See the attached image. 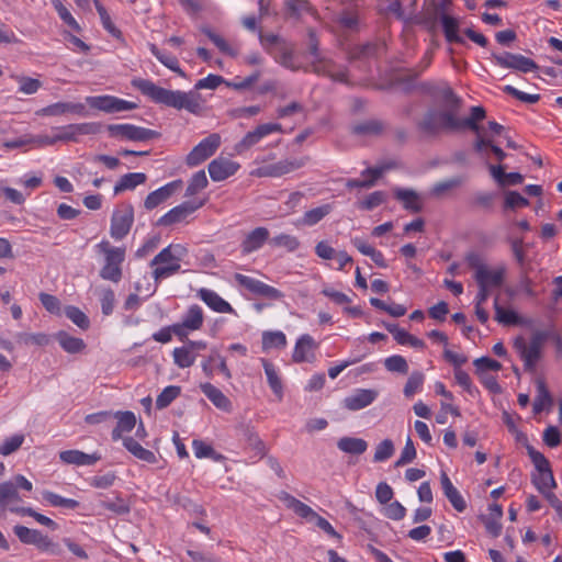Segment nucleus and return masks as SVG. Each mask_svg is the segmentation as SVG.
<instances>
[{"instance_id": "obj_13", "label": "nucleus", "mask_w": 562, "mask_h": 562, "mask_svg": "<svg viewBox=\"0 0 562 562\" xmlns=\"http://www.w3.org/2000/svg\"><path fill=\"white\" fill-rule=\"evenodd\" d=\"M203 311L199 305H191L180 323L173 324L175 335L181 340L188 337L189 331L199 330L203 325Z\"/></svg>"}, {"instance_id": "obj_41", "label": "nucleus", "mask_w": 562, "mask_h": 562, "mask_svg": "<svg viewBox=\"0 0 562 562\" xmlns=\"http://www.w3.org/2000/svg\"><path fill=\"white\" fill-rule=\"evenodd\" d=\"M337 447L350 454H362L367 448L368 443L364 439L355 438V437H342L338 440Z\"/></svg>"}, {"instance_id": "obj_9", "label": "nucleus", "mask_w": 562, "mask_h": 562, "mask_svg": "<svg viewBox=\"0 0 562 562\" xmlns=\"http://www.w3.org/2000/svg\"><path fill=\"white\" fill-rule=\"evenodd\" d=\"M134 223V207L131 203H121L113 211L111 217L110 235L115 240L123 239Z\"/></svg>"}, {"instance_id": "obj_4", "label": "nucleus", "mask_w": 562, "mask_h": 562, "mask_svg": "<svg viewBox=\"0 0 562 562\" xmlns=\"http://www.w3.org/2000/svg\"><path fill=\"white\" fill-rule=\"evenodd\" d=\"M308 54L312 56V71L329 77L334 81L347 82V67L338 65L333 59L323 56L319 53V43L313 29H308Z\"/></svg>"}, {"instance_id": "obj_2", "label": "nucleus", "mask_w": 562, "mask_h": 562, "mask_svg": "<svg viewBox=\"0 0 562 562\" xmlns=\"http://www.w3.org/2000/svg\"><path fill=\"white\" fill-rule=\"evenodd\" d=\"M132 85L155 103L177 110L184 109L192 114H199L202 109V98L198 92L165 89L142 78L134 79Z\"/></svg>"}, {"instance_id": "obj_61", "label": "nucleus", "mask_w": 562, "mask_h": 562, "mask_svg": "<svg viewBox=\"0 0 562 562\" xmlns=\"http://www.w3.org/2000/svg\"><path fill=\"white\" fill-rule=\"evenodd\" d=\"M270 245L273 247L284 248L288 251H295L300 247L297 237L289 234H280L271 238Z\"/></svg>"}, {"instance_id": "obj_16", "label": "nucleus", "mask_w": 562, "mask_h": 562, "mask_svg": "<svg viewBox=\"0 0 562 562\" xmlns=\"http://www.w3.org/2000/svg\"><path fill=\"white\" fill-rule=\"evenodd\" d=\"M494 61L503 67L508 69L518 70L521 72H530L538 69V65L530 58L513 53H504V54H493Z\"/></svg>"}, {"instance_id": "obj_11", "label": "nucleus", "mask_w": 562, "mask_h": 562, "mask_svg": "<svg viewBox=\"0 0 562 562\" xmlns=\"http://www.w3.org/2000/svg\"><path fill=\"white\" fill-rule=\"evenodd\" d=\"M111 136L134 142H146L159 137V133L132 124H111L108 126Z\"/></svg>"}, {"instance_id": "obj_64", "label": "nucleus", "mask_w": 562, "mask_h": 562, "mask_svg": "<svg viewBox=\"0 0 562 562\" xmlns=\"http://www.w3.org/2000/svg\"><path fill=\"white\" fill-rule=\"evenodd\" d=\"M87 103L94 109L100 111H104L106 113H114V97L112 95H99V97H88Z\"/></svg>"}, {"instance_id": "obj_36", "label": "nucleus", "mask_w": 562, "mask_h": 562, "mask_svg": "<svg viewBox=\"0 0 562 562\" xmlns=\"http://www.w3.org/2000/svg\"><path fill=\"white\" fill-rule=\"evenodd\" d=\"M261 363L265 369V373L267 375V380H268V384H269L270 389L272 390L274 395L279 400H281L283 396V386H282V381L278 374L276 367L273 366V363H271L270 361H268L267 359H263V358L261 359Z\"/></svg>"}, {"instance_id": "obj_34", "label": "nucleus", "mask_w": 562, "mask_h": 562, "mask_svg": "<svg viewBox=\"0 0 562 562\" xmlns=\"http://www.w3.org/2000/svg\"><path fill=\"white\" fill-rule=\"evenodd\" d=\"M123 446L137 459L147 463H156L157 458L155 453L148 449H145L138 443L133 437L123 438Z\"/></svg>"}, {"instance_id": "obj_17", "label": "nucleus", "mask_w": 562, "mask_h": 562, "mask_svg": "<svg viewBox=\"0 0 562 562\" xmlns=\"http://www.w3.org/2000/svg\"><path fill=\"white\" fill-rule=\"evenodd\" d=\"M274 132H282V125L279 123L258 125L254 131L248 132L243 139L235 145L234 149L237 154H243L259 143L265 136Z\"/></svg>"}, {"instance_id": "obj_22", "label": "nucleus", "mask_w": 562, "mask_h": 562, "mask_svg": "<svg viewBox=\"0 0 562 562\" xmlns=\"http://www.w3.org/2000/svg\"><path fill=\"white\" fill-rule=\"evenodd\" d=\"M378 397L375 390L357 389L344 400V406L352 412L360 411L371 405Z\"/></svg>"}, {"instance_id": "obj_48", "label": "nucleus", "mask_w": 562, "mask_h": 562, "mask_svg": "<svg viewBox=\"0 0 562 562\" xmlns=\"http://www.w3.org/2000/svg\"><path fill=\"white\" fill-rule=\"evenodd\" d=\"M536 384H537V396L533 402V413L539 414L544 408L551 406L552 397L546 386L544 381L539 379V380H537Z\"/></svg>"}, {"instance_id": "obj_43", "label": "nucleus", "mask_w": 562, "mask_h": 562, "mask_svg": "<svg viewBox=\"0 0 562 562\" xmlns=\"http://www.w3.org/2000/svg\"><path fill=\"white\" fill-rule=\"evenodd\" d=\"M56 339L60 347L69 353L81 352L86 348V344L81 338L72 337L66 331H59Z\"/></svg>"}, {"instance_id": "obj_42", "label": "nucleus", "mask_w": 562, "mask_h": 562, "mask_svg": "<svg viewBox=\"0 0 562 562\" xmlns=\"http://www.w3.org/2000/svg\"><path fill=\"white\" fill-rule=\"evenodd\" d=\"M10 512L21 515V516H29L34 518L38 524L49 528L50 530L55 531L58 529V525L56 521L50 519L49 517L37 513L32 507H10Z\"/></svg>"}, {"instance_id": "obj_46", "label": "nucleus", "mask_w": 562, "mask_h": 562, "mask_svg": "<svg viewBox=\"0 0 562 562\" xmlns=\"http://www.w3.org/2000/svg\"><path fill=\"white\" fill-rule=\"evenodd\" d=\"M274 58L282 66L291 69L297 70L300 67L294 63V48L292 45L282 42L279 45L278 52L274 54Z\"/></svg>"}, {"instance_id": "obj_19", "label": "nucleus", "mask_w": 562, "mask_h": 562, "mask_svg": "<svg viewBox=\"0 0 562 562\" xmlns=\"http://www.w3.org/2000/svg\"><path fill=\"white\" fill-rule=\"evenodd\" d=\"M69 113L78 116H86V105L75 102H56L35 112L37 116H61Z\"/></svg>"}, {"instance_id": "obj_10", "label": "nucleus", "mask_w": 562, "mask_h": 562, "mask_svg": "<svg viewBox=\"0 0 562 562\" xmlns=\"http://www.w3.org/2000/svg\"><path fill=\"white\" fill-rule=\"evenodd\" d=\"M221 145V136L217 133L210 134L202 139L193 149L187 155L186 164L189 167H195L209 159L215 154Z\"/></svg>"}, {"instance_id": "obj_58", "label": "nucleus", "mask_w": 562, "mask_h": 562, "mask_svg": "<svg viewBox=\"0 0 562 562\" xmlns=\"http://www.w3.org/2000/svg\"><path fill=\"white\" fill-rule=\"evenodd\" d=\"M207 184H209V181H207L204 170H200V171L195 172L189 181V184L186 190V196L195 195L201 190L205 189L207 187Z\"/></svg>"}, {"instance_id": "obj_3", "label": "nucleus", "mask_w": 562, "mask_h": 562, "mask_svg": "<svg viewBox=\"0 0 562 562\" xmlns=\"http://www.w3.org/2000/svg\"><path fill=\"white\" fill-rule=\"evenodd\" d=\"M188 250L180 244H170L160 250L150 261L154 268L151 274L156 282L167 279L181 269V260L187 256Z\"/></svg>"}, {"instance_id": "obj_6", "label": "nucleus", "mask_w": 562, "mask_h": 562, "mask_svg": "<svg viewBox=\"0 0 562 562\" xmlns=\"http://www.w3.org/2000/svg\"><path fill=\"white\" fill-rule=\"evenodd\" d=\"M98 247L105 256V263L100 270V277L117 283L122 279L121 265L125 259V249L113 247L108 240H102Z\"/></svg>"}, {"instance_id": "obj_12", "label": "nucleus", "mask_w": 562, "mask_h": 562, "mask_svg": "<svg viewBox=\"0 0 562 562\" xmlns=\"http://www.w3.org/2000/svg\"><path fill=\"white\" fill-rule=\"evenodd\" d=\"M308 157L283 159L274 164L259 167L254 175L257 177H281L304 167Z\"/></svg>"}, {"instance_id": "obj_54", "label": "nucleus", "mask_w": 562, "mask_h": 562, "mask_svg": "<svg viewBox=\"0 0 562 562\" xmlns=\"http://www.w3.org/2000/svg\"><path fill=\"white\" fill-rule=\"evenodd\" d=\"M286 345V337L282 331H265L262 334V349L268 350L271 348H284Z\"/></svg>"}, {"instance_id": "obj_25", "label": "nucleus", "mask_w": 562, "mask_h": 562, "mask_svg": "<svg viewBox=\"0 0 562 562\" xmlns=\"http://www.w3.org/2000/svg\"><path fill=\"white\" fill-rule=\"evenodd\" d=\"M473 133L475 134L473 148L477 154L484 155L485 149L490 148L498 161H503L505 159L506 154L501 147L494 144V140L491 137L487 136L483 126L479 124V131Z\"/></svg>"}, {"instance_id": "obj_8", "label": "nucleus", "mask_w": 562, "mask_h": 562, "mask_svg": "<svg viewBox=\"0 0 562 562\" xmlns=\"http://www.w3.org/2000/svg\"><path fill=\"white\" fill-rule=\"evenodd\" d=\"M280 499L283 501L285 505L291 508L297 516L305 518L308 521L315 522V525L328 536L337 539L341 538V536L334 529V527L308 505L302 503L285 492L281 493Z\"/></svg>"}, {"instance_id": "obj_7", "label": "nucleus", "mask_w": 562, "mask_h": 562, "mask_svg": "<svg viewBox=\"0 0 562 562\" xmlns=\"http://www.w3.org/2000/svg\"><path fill=\"white\" fill-rule=\"evenodd\" d=\"M13 532L23 544L35 546L41 552L52 555H60L63 552L57 542H54L48 536L37 529L16 525L13 527Z\"/></svg>"}, {"instance_id": "obj_44", "label": "nucleus", "mask_w": 562, "mask_h": 562, "mask_svg": "<svg viewBox=\"0 0 562 562\" xmlns=\"http://www.w3.org/2000/svg\"><path fill=\"white\" fill-rule=\"evenodd\" d=\"M532 483L542 494H547L557 486L551 469L532 474Z\"/></svg>"}, {"instance_id": "obj_50", "label": "nucleus", "mask_w": 562, "mask_h": 562, "mask_svg": "<svg viewBox=\"0 0 562 562\" xmlns=\"http://www.w3.org/2000/svg\"><path fill=\"white\" fill-rule=\"evenodd\" d=\"M499 296L494 299L495 319L504 325H517L520 322L518 314L510 310H505L499 305Z\"/></svg>"}, {"instance_id": "obj_1", "label": "nucleus", "mask_w": 562, "mask_h": 562, "mask_svg": "<svg viewBox=\"0 0 562 562\" xmlns=\"http://www.w3.org/2000/svg\"><path fill=\"white\" fill-rule=\"evenodd\" d=\"M438 97L440 106L438 109H429L424 114L423 119L418 122L420 131L431 135L440 132L479 131V123L486 117V111L483 106H472L470 115L462 119L459 116L462 100L450 87L442 88Z\"/></svg>"}, {"instance_id": "obj_32", "label": "nucleus", "mask_w": 562, "mask_h": 562, "mask_svg": "<svg viewBox=\"0 0 562 562\" xmlns=\"http://www.w3.org/2000/svg\"><path fill=\"white\" fill-rule=\"evenodd\" d=\"M488 516H482L486 531L494 538L498 537L502 531V524L499 522L503 516V508L498 504L490 505Z\"/></svg>"}, {"instance_id": "obj_14", "label": "nucleus", "mask_w": 562, "mask_h": 562, "mask_svg": "<svg viewBox=\"0 0 562 562\" xmlns=\"http://www.w3.org/2000/svg\"><path fill=\"white\" fill-rule=\"evenodd\" d=\"M234 278L239 285L244 286L249 292L256 295L270 300H281L284 296L280 290L251 277L241 273H236Z\"/></svg>"}, {"instance_id": "obj_57", "label": "nucleus", "mask_w": 562, "mask_h": 562, "mask_svg": "<svg viewBox=\"0 0 562 562\" xmlns=\"http://www.w3.org/2000/svg\"><path fill=\"white\" fill-rule=\"evenodd\" d=\"M25 440V436L23 434H15L11 437H8L0 445V454L3 457H8L14 452H16L23 445Z\"/></svg>"}, {"instance_id": "obj_23", "label": "nucleus", "mask_w": 562, "mask_h": 562, "mask_svg": "<svg viewBox=\"0 0 562 562\" xmlns=\"http://www.w3.org/2000/svg\"><path fill=\"white\" fill-rule=\"evenodd\" d=\"M181 186V180H175L150 192L144 201L145 209L154 210L155 207L167 201Z\"/></svg>"}, {"instance_id": "obj_47", "label": "nucleus", "mask_w": 562, "mask_h": 562, "mask_svg": "<svg viewBox=\"0 0 562 562\" xmlns=\"http://www.w3.org/2000/svg\"><path fill=\"white\" fill-rule=\"evenodd\" d=\"M384 130V124L378 120H368L352 126V133L361 136L380 135Z\"/></svg>"}, {"instance_id": "obj_39", "label": "nucleus", "mask_w": 562, "mask_h": 562, "mask_svg": "<svg viewBox=\"0 0 562 562\" xmlns=\"http://www.w3.org/2000/svg\"><path fill=\"white\" fill-rule=\"evenodd\" d=\"M336 21L342 29L351 32H357L360 29V14L357 9L342 10Z\"/></svg>"}, {"instance_id": "obj_49", "label": "nucleus", "mask_w": 562, "mask_h": 562, "mask_svg": "<svg viewBox=\"0 0 562 562\" xmlns=\"http://www.w3.org/2000/svg\"><path fill=\"white\" fill-rule=\"evenodd\" d=\"M100 506L114 513L115 515H126L131 512L130 504L120 495H115L114 498L101 499Z\"/></svg>"}, {"instance_id": "obj_37", "label": "nucleus", "mask_w": 562, "mask_h": 562, "mask_svg": "<svg viewBox=\"0 0 562 562\" xmlns=\"http://www.w3.org/2000/svg\"><path fill=\"white\" fill-rule=\"evenodd\" d=\"M440 22L442 25L445 37L449 43H464V40L458 34L459 22L456 18L448 14H442L440 16Z\"/></svg>"}, {"instance_id": "obj_56", "label": "nucleus", "mask_w": 562, "mask_h": 562, "mask_svg": "<svg viewBox=\"0 0 562 562\" xmlns=\"http://www.w3.org/2000/svg\"><path fill=\"white\" fill-rule=\"evenodd\" d=\"M379 50V45L373 43H368L364 45H359L353 47L349 52V59L350 60H358V59H367L371 57H375Z\"/></svg>"}, {"instance_id": "obj_40", "label": "nucleus", "mask_w": 562, "mask_h": 562, "mask_svg": "<svg viewBox=\"0 0 562 562\" xmlns=\"http://www.w3.org/2000/svg\"><path fill=\"white\" fill-rule=\"evenodd\" d=\"M20 501L21 497L19 495L16 485L12 481H7L0 484V508L10 509V507H12V503Z\"/></svg>"}, {"instance_id": "obj_62", "label": "nucleus", "mask_w": 562, "mask_h": 562, "mask_svg": "<svg viewBox=\"0 0 562 562\" xmlns=\"http://www.w3.org/2000/svg\"><path fill=\"white\" fill-rule=\"evenodd\" d=\"M180 386L169 385L162 390V392L156 398V406L159 409L169 406L179 395Z\"/></svg>"}, {"instance_id": "obj_59", "label": "nucleus", "mask_w": 562, "mask_h": 562, "mask_svg": "<svg viewBox=\"0 0 562 562\" xmlns=\"http://www.w3.org/2000/svg\"><path fill=\"white\" fill-rule=\"evenodd\" d=\"M202 32L209 40L223 53L229 56H236L237 50L233 48L221 35L216 34L209 27H203Z\"/></svg>"}, {"instance_id": "obj_35", "label": "nucleus", "mask_w": 562, "mask_h": 562, "mask_svg": "<svg viewBox=\"0 0 562 562\" xmlns=\"http://www.w3.org/2000/svg\"><path fill=\"white\" fill-rule=\"evenodd\" d=\"M213 362H217L218 370L224 374V376L229 380L232 378L231 370L228 369L226 364L225 358H223L216 350H212L211 355L207 357V359L202 363L203 372L212 378L214 374V369L212 367Z\"/></svg>"}, {"instance_id": "obj_20", "label": "nucleus", "mask_w": 562, "mask_h": 562, "mask_svg": "<svg viewBox=\"0 0 562 562\" xmlns=\"http://www.w3.org/2000/svg\"><path fill=\"white\" fill-rule=\"evenodd\" d=\"M203 205V202L187 201L178 206H175L158 221L159 225L168 226L184 221L189 215L195 212Z\"/></svg>"}, {"instance_id": "obj_63", "label": "nucleus", "mask_w": 562, "mask_h": 562, "mask_svg": "<svg viewBox=\"0 0 562 562\" xmlns=\"http://www.w3.org/2000/svg\"><path fill=\"white\" fill-rule=\"evenodd\" d=\"M462 184V179L459 177L450 178L434 184L430 190V194L435 198H441L450 190L460 187Z\"/></svg>"}, {"instance_id": "obj_52", "label": "nucleus", "mask_w": 562, "mask_h": 562, "mask_svg": "<svg viewBox=\"0 0 562 562\" xmlns=\"http://www.w3.org/2000/svg\"><path fill=\"white\" fill-rule=\"evenodd\" d=\"M150 52L167 68L179 74L180 76H184L183 71L179 67V63L176 56L161 52L154 44L150 45Z\"/></svg>"}, {"instance_id": "obj_28", "label": "nucleus", "mask_w": 562, "mask_h": 562, "mask_svg": "<svg viewBox=\"0 0 562 562\" xmlns=\"http://www.w3.org/2000/svg\"><path fill=\"white\" fill-rule=\"evenodd\" d=\"M440 483L443 491L445 496L449 499L451 505L457 512H463L467 507L465 501L459 493V491L454 487L451 480L447 475L445 471L440 474Z\"/></svg>"}, {"instance_id": "obj_51", "label": "nucleus", "mask_w": 562, "mask_h": 562, "mask_svg": "<svg viewBox=\"0 0 562 562\" xmlns=\"http://www.w3.org/2000/svg\"><path fill=\"white\" fill-rule=\"evenodd\" d=\"M43 498L49 505L54 507H63L67 509H76L79 507V502L72 498L63 497L54 492L45 491L43 493Z\"/></svg>"}, {"instance_id": "obj_45", "label": "nucleus", "mask_w": 562, "mask_h": 562, "mask_svg": "<svg viewBox=\"0 0 562 562\" xmlns=\"http://www.w3.org/2000/svg\"><path fill=\"white\" fill-rule=\"evenodd\" d=\"M333 210L330 204H323L310 211H306L302 218L301 224L305 226H314L327 216Z\"/></svg>"}, {"instance_id": "obj_18", "label": "nucleus", "mask_w": 562, "mask_h": 562, "mask_svg": "<svg viewBox=\"0 0 562 562\" xmlns=\"http://www.w3.org/2000/svg\"><path fill=\"white\" fill-rule=\"evenodd\" d=\"M474 280L477 286H484L491 291L498 289L504 284L506 277V267L499 266L495 269L481 267L477 273H474Z\"/></svg>"}, {"instance_id": "obj_60", "label": "nucleus", "mask_w": 562, "mask_h": 562, "mask_svg": "<svg viewBox=\"0 0 562 562\" xmlns=\"http://www.w3.org/2000/svg\"><path fill=\"white\" fill-rule=\"evenodd\" d=\"M172 356L175 363L181 369L191 367L195 361V355L186 346L175 348Z\"/></svg>"}, {"instance_id": "obj_26", "label": "nucleus", "mask_w": 562, "mask_h": 562, "mask_svg": "<svg viewBox=\"0 0 562 562\" xmlns=\"http://www.w3.org/2000/svg\"><path fill=\"white\" fill-rule=\"evenodd\" d=\"M59 459L66 464L93 465L101 460V456L97 452L88 454L80 450H65L59 452Z\"/></svg>"}, {"instance_id": "obj_27", "label": "nucleus", "mask_w": 562, "mask_h": 562, "mask_svg": "<svg viewBox=\"0 0 562 562\" xmlns=\"http://www.w3.org/2000/svg\"><path fill=\"white\" fill-rule=\"evenodd\" d=\"M316 348L315 341L312 336L302 335L294 347L293 361L296 363L311 361L314 358V349Z\"/></svg>"}, {"instance_id": "obj_38", "label": "nucleus", "mask_w": 562, "mask_h": 562, "mask_svg": "<svg viewBox=\"0 0 562 562\" xmlns=\"http://www.w3.org/2000/svg\"><path fill=\"white\" fill-rule=\"evenodd\" d=\"M147 177L143 172H131L122 176L114 186V194H119L125 190H133L137 186L143 184Z\"/></svg>"}, {"instance_id": "obj_15", "label": "nucleus", "mask_w": 562, "mask_h": 562, "mask_svg": "<svg viewBox=\"0 0 562 562\" xmlns=\"http://www.w3.org/2000/svg\"><path fill=\"white\" fill-rule=\"evenodd\" d=\"M57 132L58 142H78L81 135L97 134L100 131V125L97 123H72L65 126H57L53 128Z\"/></svg>"}, {"instance_id": "obj_33", "label": "nucleus", "mask_w": 562, "mask_h": 562, "mask_svg": "<svg viewBox=\"0 0 562 562\" xmlns=\"http://www.w3.org/2000/svg\"><path fill=\"white\" fill-rule=\"evenodd\" d=\"M395 198L403 203L404 209L418 213L423 209L419 195L411 189L396 188L394 190Z\"/></svg>"}, {"instance_id": "obj_29", "label": "nucleus", "mask_w": 562, "mask_h": 562, "mask_svg": "<svg viewBox=\"0 0 562 562\" xmlns=\"http://www.w3.org/2000/svg\"><path fill=\"white\" fill-rule=\"evenodd\" d=\"M200 389L202 393L216 406L218 409L224 412L232 411V402L229 398L216 386L206 382L201 383Z\"/></svg>"}, {"instance_id": "obj_53", "label": "nucleus", "mask_w": 562, "mask_h": 562, "mask_svg": "<svg viewBox=\"0 0 562 562\" xmlns=\"http://www.w3.org/2000/svg\"><path fill=\"white\" fill-rule=\"evenodd\" d=\"M15 340L19 345L24 346H46L49 342V337L44 333L30 334V333H18Z\"/></svg>"}, {"instance_id": "obj_21", "label": "nucleus", "mask_w": 562, "mask_h": 562, "mask_svg": "<svg viewBox=\"0 0 562 562\" xmlns=\"http://www.w3.org/2000/svg\"><path fill=\"white\" fill-rule=\"evenodd\" d=\"M239 167L236 161L218 157L209 164V173L213 181H223L235 175Z\"/></svg>"}, {"instance_id": "obj_24", "label": "nucleus", "mask_w": 562, "mask_h": 562, "mask_svg": "<svg viewBox=\"0 0 562 562\" xmlns=\"http://www.w3.org/2000/svg\"><path fill=\"white\" fill-rule=\"evenodd\" d=\"M270 233L266 227H256L248 234H246L244 240L240 244L241 252L249 255L260 249L265 243L269 239Z\"/></svg>"}, {"instance_id": "obj_55", "label": "nucleus", "mask_w": 562, "mask_h": 562, "mask_svg": "<svg viewBox=\"0 0 562 562\" xmlns=\"http://www.w3.org/2000/svg\"><path fill=\"white\" fill-rule=\"evenodd\" d=\"M286 10L290 16L299 19L303 13L314 15L316 12L307 0H286Z\"/></svg>"}, {"instance_id": "obj_30", "label": "nucleus", "mask_w": 562, "mask_h": 562, "mask_svg": "<svg viewBox=\"0 0 562 562\" xmlns=\"http://www.w3.org/2000/svg\"><path fill=\"white\" fill-rule=\"evenodd\" d=\"M199 297L213 311L217 313H232L233 307L228 302L222 299L216 292L210 289H200Z\"/></svg>"}, {"instance_id": "obj_31", "label": "nucleus", "mask_w": 562, "mask_h": 562, "mask_svg": "<svg viewBox=\"0 0 562 562\" xmlns=\"http://www.w3.org/2000/svg\"><path fill=\"white\" fill-rule=\"evenodd\" d=\"M117 419V425L112 431V439L114 441L122 438L123 432H130L136 426V417L133 412L117 411L113 415Z\"/></svg>"}, {"instance_id": "obj_5", "label": "nucleus", "mask_w": 562, "mask_h": 562, "mask_svg": "<svg viewBox=\"0 0 562 562\" xmlns=\"http://www.w3.org/2000/svg\"><path fill=\"white\" fill-rule=\"evenodd\" d=\"M547 339V334L537 330L531 335L530 341H527L522 336H518L514 340V348L518 352L520 359L524 361L525 370L535 371L537 362L542 355V347Z\"/></svg>"}]
</instances>
